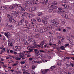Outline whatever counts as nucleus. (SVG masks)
<instances>
[{
  "label": "nucleus",
  "mask_w": 74,
  "mask_h": 74,
  "mask_svg": "<svg viewBox=\"0 0 74 74\" xmlns=\"http://www.w3.org/2000/svg\"><path fill=\"white\" fill-rule=\"evenodd\" d=\"M34 51L35 52V53L36 54H38V56L39 57H41L40 56H40H41V54H39L40 53V52H43V53H45V51L44 50H41L40 51H39L37 50V49H35L34 50Z\"/></svg>",
  "instance_id": "3"
},
{
  "label": "nucleus",
  "mask_w": 74,
  "mask_h": 74,
  "mask_svg": "<svg viewBox=\"0 0 74 74\" xmlns=\"http://www.w3.org/2000/svg\"><path fill=\"white\" fill-rule=\"evenodd\" d=\"M22 23L21 21H19L18 23V24L19 25H22Z\"/></svg>",
  "instance_id": "49"
},
{
  "label": "nucleus",
  "mask_w": 74,
  "mask_h": 74,
  "mask_svg": "<svg viewBox=\"0 0 74 74\" xmlns=\"http://www.w3.org/2000/svg\"><path fill=\"white\" fill-rule=\"evenodd\" d=\"M44 46V47L48 48V47H49V46H48V45H45Z\"/></svg>",
  "instance_id": "45"
},
{
  "label": "nucleus",
  "mask_w": 74,
  "mask_h": 74,
  "mask_svg": "<svg viewBox=\"0 0 74 74\" xmlns=\"http://www.w3.org/2000/svg\"><path fill=\"white\" fill-rule=\"evenodd\" d=\"M51 22L52 23H53L54 24H55L54 26H56L57 27V26H58V25L59 24V23L55 20H52L51 21Z\"/></svg>",
  "instance_id": "9"
},
{
  "label": "nucleus",
  "mask_w": 74,
  "mask_h": 74,
  "mask_svg": "<svg viewBox=\"0 0 74 74\" xmlns=\"http://www.w3.org/2000/svg\"><path fill=\"white\" fill-rule=\"evenodd\" d=\"M56 49L58 51H60V49L58 48V47H57Z\"/></svg>",
  "instance_id": "63"
},
{
  "label": "nucleus",
  "mask_w": 74,
  "mask_h": 74,
  "mask_svg": "<svg viewBox=\"0 0 74 74\" xmlns=\"http://www.w3.org/2000/svg\"><path fill=\"white\" fill-rule=\"evenodd\" d=\"M8 63H14V62L12 60H9L8 61Z\"/></svg>",
  "instance_id": "35"
},
{
  "label": "nucleus",
  "mask_w": 74,
  "mask_h": 74,
  "mask_svg": "<svg viewBox=\"0 0 74 74\" xmlns=\"http://www.w3.org/2000/svg\"><path fill=\"white\" fill-rule=\"evenodd\" d=\"M56 67L55 66H51V68L50 69H55V68Z\"/></svg>",
  "instance_id": "61"
},
{
  "label": "nucleus",
  "mask_w": 74,
  "mask_h": 74,
  "mask_svg": "<svg viewBox=\"0 0 74 74\" xmlns=\"http://www.w3.org/2000/svg\"><path fill=\"white\" fill-rule=\"evenodd\" d=\"M12 41L13 43V44H14V43H15V40L14 39H12Z\"/></svg>",
  "instance_id": "64"
},
{
  "label": "nucleus",
  "mask_w": 74,
  "mask_h": 74,
  "mask_svg": "<svg viewBox=\"0 0 74 74\" xmlns=\"http://www.w3.org/2000/svg\"><path fill=\"white\" fill-rule=\"evenodd\" d=\"M7 17L8 18H11V16H10L9 14H7Z\"/></svg>",
  "instance_id": "54"
},
{
  "label": "nucleus",
  "mask_w": 74,
  "mask_h": 74,
  "mask_svg": "<svg viewBox=\"0 0 74 74\" xmlns=\"http://www.w3.org/2000/svg\"><path fill=\"white\" fill-rule=\"evenodd\" d=\"M0 10H4V6H0Z\"/></svg>",
  "instance_id": "34"
},
{
  "label": "nucleus",
  "mask_w": 74,
  "mask_h": 74,
  "mask_svg": "<svg viewBox=\"0 0 74 74\" xmlns=\"http://www.w3.org/2000/svg\"><path fill=\"white\" fill-rule=\"evenodd\" d=\"M23 74H26V73H28L27 70H26L25 69H23Z\"/></svg>",
  "instance_id": "17"
},
{
  "label": "nucleus",
  "mask_w": 74,
  "mask_h": 74,
  "mask_svg": "<svg viewBox=\"0 0 74 74\" xmlns=\"http://www.w3.org/2000/svg\"><path fill=\"white\" fill-rule=\"evenodd\" d=\"M69 46H70L69 44H66L65 45V47H69Z\"/></svg>",
  "instance_id": "36"
},
{
  "label": "nucleus",
  "mask_w": 74,
  "mask_h": 74,
  "mask_svg": "<svg viewBox=\"0 0 74 74\" xmlns=\"http://www.w3.org/2000/svg\"><path fill=\"white\" fill-rule=\"evenodd\" d=\"M45 2H43V4L45 5H49V1L48 0H43Z\"/></svg>",
  "instance_id": "11"
},
{
  "label": "nucleus",
  "mask_w": 74,
  "mask_h": 74,
  "mask_svg": "<svg viewBox=\"0 0 74 74\" xmlns=\"http://www.w3.org/2000/svg\"><path fill=\"white\" fill-rule=\"evenodd\" d=\"M42 12H40L38 14V16H41V15H42Z\"/></svg>",
  "instance_id": "38"
},
{
  "label": "nucleus",
  "mask_w": 74,
  "mask_h": 74,
  "mask_svg": "<svg viewBox=\"0 0 74 74\" xmlns=\"http://www.w3.org/2000/svg\"><path fill=\"white\" fill-rule=\"evenodd\" d=\"M62 14H61V15L63 18H65V19H67L68 18V16L65 14L66 12L65 11H62Z\"/></svg>",
  "instance_id": "6"
},
{
  "label": "nucleus",
  "mask_w": 74,
  "mask_h": 74,
  "mask_svg": "<svg viewBox=\"0 0 74 74\" xmlns=\"http://www.w3.org/2000/svg\"><path fill=\"white\" fill-rule=\"evenodd\" d=\"M15 48H17V49H18L19 51L22 48V47L21 46H16L15 47Z\"/></svg>",
  "instance_id": "24"
},
{
  "label": "nucleus",
  "mask_w": 74,
  "mask_h": 74,
  "mask_svg": "<svg viewBox=\"0 0 74 74\" xmlns=\"http://www.w3.org/2000/svg\"><path fill=\"white\" fill-rule=\"evenodd\" d=\"M60 49H61V50H65V49L64 48V46H61L60 47Z\"/></svg>",
  "instance_id": "28"
},
{
  "label": "nucleus",
  "mask_w": 74,
  "mask_h": 74,
  "mask_svg": "<svg viewBox=\"0 0 74 74\" xmlns=\"http://www.w3.org/2000/svg\"><path fill=\"white\" fill-rule=\"evenodd\" d=\"M12 16H14V18H16L17 17L16 16L19 15V13L18 12H16V11H12L11 12Z\"/></svg>",
  "instance_id": "4"
},
{
  "label": "nucleus",
  "mask_w": 74,
  "mask_h": 74,
  "mask_svg": "<svg viewBox=\"0 0 74 74\" xmlns=\"http://www.w3.org/2000/svg\"><path fill=\"white\" fill-rule=\"evenodd\" d=\"M31 21L32 22H36V20L35 19H31Z\"/></svg>",
  "instance_id": "56"
},
{
  "label": "nucleus",
  "mask_w": 74,
  "mask_h": 74,
  "mask_svg": "<svg viewBox=\"0 0 74 74\" xmlns=\"http://www.w3.org/2000/svg\"><path fill=\"white\" fill-rule=\"evenodd\" d=\"M7 7L5 6H3V9H4V10H6V9H7Z\"/></svg>",
  "instance_id": "55"
},
{
  "label": "nucleus",
  "mask_w": 74,
  "mask_h": 74,
  "mask_svg": "<svg viewBox=\"0 0 74 74\" xmlns=\"http://www.w3.org/2000/svg\"><path fill=\"white\" fill-rule=\"evenodd\" d=\"M49 12L50 13V12H55V10H53L51 8V9H50L49 10Z\"/></svg>",
  "instance_id": "19"
},
{
  "label": "nucleus",
  "mask_w": 74,
  "mask_h": 74,
  "mask_svg": "<svg viewBox=\"0 0 74 74\" xmlns=\"http://www.w3.org/2000/svg\"><path fill=\"white\" fill-rule=\"evenodd\" d=\"M28 14L27 12L23 13V12H20V15L23 19H25V15H27Z\"/></svg>",
  "instance_id": "8"
},
{
  "label": "nucleus",
  "mask_w": 74,
  "mask_h": 74,
  "mask_svg": "<svg viewBox=\"0 0 74 74\" xmlns=\"http://www.w3.org/2000/svg\"><path fill=\"white\" fill-rule=\"evenodd\" d=\"M62 3H66V0H63L62 1Z\"/></svg>",
  "instance_id": "47"
},
{
  "label": "nucleus",
  "mask_w": 74,
  "mask_h": 74,
  "mask_svg": "<svg viewBox=\"0 0 74 74\" xmlns=\"http://www.w3.org/2000/svg\"><path fill=\"white\" fill-rule=\"evenodd\" d=\"M47 27L49 29H51L52 28V26L49 25H47Z\"/></svg>",
  "instance_id": "25"
},
{
  "label": "nucleus",
  "mask_w": 74,
  "mask_h": 74,
  "mask_svg": "<svg viewBox=\"0 0 74 74\" xmlns=\"http://www.w3.org/2000/svg\"><path fill=\"white\" fill-rule=\"evenodd\" d=\"M15 4H14L10 6L9 7L10 8H11L12 9H14L15 7Z\"/></svg>",
  "instance_id": "16"
},
{
  "label": "nucleus",
  "mask_w": 74,
  "mask_h": 74,
  "mask_svg": "<svg viewBox=\"0 0 74 74\" xmlns=\"http://www.w3.org/2000/svg\"><path fill=\"white\" fill-rule=\"evenodd\" d=\"M45 43V41L44 40L43 41H42L41 42V43L40 44V45H44Z\"/></svg>",
  "instance_id": "26"
},
{
  "label": "nucleus",
  "mask_w": 74,
  "mask_h": 74,
  "mask_svg": "<svg viewBox=\"0 0 74 74\" xmlns=\"http://www.w3.org/2000/svg\"><path fill=\"white\" fill-rule=\"evenodd\" d=\"M34 31L36 32H38L39 31V28L37 27L34 28Z\"/></svg>",
  "instance_id": "13"
},
{
  "label": "nucleus",
  "mask_w": 74,
  "mask_h": 74,
  "mask_svg": "<svg viewBox=\"0 0 74 74\" xmlns=\"http://www.w3.org/2000/svg\"><path fill=\"white\" fill-rule=\"evenodd\" d=\"M8 45L9 46H12V44L11 43H9Z\"/></svg>",
  "instance_id": "51"
},
{
  "label": "nucleus",
  "mask_w": 74,
  "mask_h": 74,
  "mask_svg": "<svg viewBox=\"0 0 74 74\" xmlns=\"http://www.w3.org/2000/svg\"><path fill=\"white\" fill-rule=\"evenodd\" d=\"M63 7L66 8H69V5H66V4H64L63 5Z\"/></svg>",
  "instance_id": "22"
},
{
  "label": "nucleus",
  "mask_w": 74,
  "mask_h": 74,
  "mask_svg": "<svg viewBox=\"0 0 74 74\" xmlns=\"http://www.w3.org/2000/svg\"><path fill=\"white\" fill-rule=\"evenodd\" d=\"M47 62V60H42V62L43 63H45V62Z\"/></svg>",
  "instance_id": "46"
},
{
  "label": "nucleus",
  "mask_w": 74,
  "mask_h": 74,
  "mask_svg": "<svg viewBox=\"0 0 74 74\" xmlns=\"http://www.w3.org/2000/svg\"><path fill=\"white\" fill-rule=\"evenodd\" d=\"M62 7H59L57 10L58 13V14H60V13H61L62 15V11H65V10H66V9H63L62 11Z\"/></svg>",
  "instance_id": "7"
},
{
  "label": "nucleus",
  "mask_w": 74,
  "mask_h": 74,
  "mask_svg": "<svg viewBox=\"0 0 74 74\" xmlns=\"http://www.w3.org/2000/svg\"><path fill=\"white\" fill-rule=\"evenodd\" d=\"M27 48L29 50L28 51H23L18 54V56L16 57V58H17L16 59V60H21V58H22L23 60L25 59L26 55H27V57H30L31 56V55H29V54H30L29 52H31L33 51V48L30 46H28Z\"/></svg>",
  "instance_id": "1"
},
{
  "label": "nucleus",
  "mask_w": 74,
  "mask_h": 74,
  "mask_svg": "<svg viewBox=\"0 0 74 74\" xmlns=\"http://www.w3.org/2000/svg\"><path fill=\"white\" fill-rule=\"evenodd\" d=\"M6 32L7 34V35H8V36H10V33L9 32Z\"/></svg>",
  "instance_id": "60"
},
{
  "label": "nucleus",
  "mask_w": 74,
  "mask_h": 74,
  "mask_svg": "<svg viewBox=\"0 0 74 74\" xmlns=\"http://www.w3.org/2000/svg\"><path fill=\"white\" fill-rule=\"evenodd\" d=\"M58 4V2L56 1H54L52 3V4L54 5H57Z\"/></svg>",
  "instance_id": "33"
},
{
  "label": "nucleus",
  "mask_w": 74,
  "mask_h": 74,
  "mask_svg": "<svg viewBox=\"0 0 74 74\" xmlns=\"http://www.w3.org/2000/svg\"><path fill=\"white\" fill-rule=\"evenodd\" d=\"M65 39V38H64V36L62 37L61 38V40H64Z\"/></svg>",
  "instance_id": "59"
},
{
  "label": "nucleus",
  "mask_w": 74,
  "mask_h": 74,
  "mask_svg": "<svg viewBox=\"0 0 74 74\" xmlns=\"http://www.w3.org/2000/svg\"><path fill=\"white\" fill-rule=\"evenodd\" d=\"M24 33H27V29H25V30H23Z\"/></svg>",
  "instance_id": "48"
},
{
  "label": "nucleus",
  "mask_w": 74,
  "mask_h": 74,
  "mask_svg": "<svg viewBox=\"0 0 74 74\" xmlns=\"http://www.w3.org/2000/svg\"><path fill=\"white\" fill-rule=\"evenodd\" d=\"M31 41H30V40H29L28 39V40H27L26 41V42L27 43V44H29L30 43V42Z\"/></svg>",
  "instance_id": "39"
},
{
  "label": "nucleus",
  "mask_w": 74,
  "mask_h": 74,
  "mask_svg": "<svg viewBox=\"0 0 74 74\" xmlns=\"http://www.w3.org/2000/svg\"><path fill=\"white\" fill-rule=\"evenodd\" d=\"M33 27V25H30L29 24H26L25 25H24L23 26V29H30L31 27Z\"/></svg>",
  "instance_id": "5"
},
{
  "label": "nucleus",
  "mask_w": 74,
  "mask_h": 74,
  "mask_svg": "<svg viewBox=\"0 0 74 74\" xmlns=\"http://www.w3.org/2000/svg\"><path fill=\"white\" fill-rule=\"evenodd\" d=\"M45 31V29H43L40 30L39 32L40 33H44V32Z\"/></svg>",
  "instance_id": "14"
},
{
  "label": "nucleus",
  "mask_w": 74,
  "mask_h": 74,
  "mask_svg": "<svg viewBox=\"0 0 74 74\" xmlns=\"http://www.w3.org/2000/svg\"><path fill=\"white\" fill-rule=\"evenodd\" d=\"M33 15L32 14H30L28 16H27V18H32V17H33Z\"/></svg>",
  "instance_id": "18"
},
{
  "label": "nucleus",
  "mask_w": 74,
  "mask_h": 74,
  "mask_svg": "<svg viewBox=\"0 0 74 74\" xmlns=\"http://www.w3.org/2000/svg\"><path fill=\"white\" fill-rule=\"evenodd\" d=\"M43 19L45 20H47L48 19V16H44L43 17Z\"/></svg>",
  "instance_id": "23"
},
{
  "label": "nucleus",
  "mask_w": 74,
  "mask_h": 74,
  "mask_svg": "<svg viewBox=\"0 0 74 74\" xmlns=\"http://www.w3.org/2000/svg\"><path fill=\"white\" fill-rule=\"evenodd\" d=\"M33 60V58H29V61H31Z\"/></svg>",
  "instance_id": "58"
},
{
  "label": "nucleus",
  "mask_w": 74,
  "mask_h": 74,
  "mask_svg": "<svg viewBox=\"0 0 74 74\" xmlns=\"http://www.w3.org/2000/svg\"><path fill=\"white\" fill-rule=\"evenodd\" d=\"M61 65V63H58L57 66H60Z\"/></svg>",
  "instance_id": "57"
},
{
  "label": "nucleus",
  "mask_w": 74,
  "mask_h": 74,
  "mask_svg": "<svg viewBox=\"0 0 74 74\" xmlns=\"http://www.w3.org/2000/svg\"><path fill=\"white\" fill-rule=\"evenodd\" d=\"M42 22L43 23L44 25H47V21H45V20H44L43 19H42Z\"/></svg>",
  "instance_id": "20"
},
{
  "label": "nucleus",
  "mask_w": 74,
  "mask_h": 74,
  "mask_svg": "<svg viewBox=\"0 0 74 74\" xmlns=\"http://www.w3.org/2000/svg\"><path fill=\"white\" fill-rule=\"evenodd\" d=\"M58 7L56 6H55V5H52L51 6V9L53 10H55Z\"/></svg>",
  "instance_id": "12"
},
{
  "label": "nucleus",
  "mask_w": 74,
  "mask_h": 74,
  "mask_svg": "<svg viewBox=\"0 0 74 74\" xmlns=\"http://www.w3.org/2000/svg\"><path fill=\"white\" fill-rule=\"evenodd\" d=\"M35 38H37L38 37H39V35L38 34H35Z\"/></svg>",
  "instance_id": "40"
},
{
  "label": "nucleus",
  "mask_w": 74,
  "mask_h": 74,
  "mask_svg": "<svg viewBox=\"0 0 74 74\" xmlns=\"http://www.w3.org/2000/svg\"><path fill=\"white\" fill-rule=\"evenodd\" d=\"M6 25L7 27H8V28H10V27H11V25H10L8 24H6Z\"/></svg>",
  "instance_id": "30"
},
{
  "label": "nucleus",
  "mask_w": 74,
  "mask_h": 74,
  "mask_svg": "<svg viewBox=\"0 0 74 74\" xmlns=\"http://www.w3.org/2000/svg\"><path fill=\"white\" fill-rule=\"evenodd\" d=\"M21 41H22L23 42H25V40L23 38H21Z\"/></svg>",
  "instance_id": "44"
},
{
  "label": "nucleus",
  "mask_w": 74,
  "mask_h": 74,
  "mask_svg": "<svg viewBox=\"0 0 74 74\" xmlns=\"http://www.w3.org/2000/svg\"><path fill=\"white\" fill-rule=\"evenodd\" d=\"M32 26H33L34 27H36L37 26V25H32Z\"/></svg>",
  "instance_id": "62"
},
{
  "label": "nucleus",
  "mask_w": 74,
  "mask_h": 74,
  "mask_svg": "<svg viewBox=\"0 0 74 74\" xmlns=\"http://www.w3.org/2000/svg\"><path fill=\"white\" fill-rule=\"evenodd\" d=\"M9 21L10 22H16V21L14 20L13 18H9Z\"/></svg>",
  "instance_id": "15"
},
{
  "label": "nucleus",
  "mask_w": 74,
  "mask_h": 74,
  "mask_svg": "<svg viewBox=\"0 0 74 74\" xmlns=\"http://www.w3.org/2000/svg\"><path fill=\"white\" fill-rule=\"evenodd\" d=\"M47 69H46L43 71L42 72V74H45L46 73H47Z\"/></svg>",
  "instance_id": "21"
},
{
  "label": "nucleus",
  "mask_w": 74,
  "mask_h": 74,
  "mask_svg": "<svg viewBox=\"0 0 74 74\" xmlns=\"http://www.w3.org/2000/svg\"><path fill=\"white\" fill-rule=\"evenodd\" d=\"M57 30H58V31H61L62 30V29L59 28H58V29H57Z\"/></svg>",
  "instance_id": "52"
},
{
  "label": "nucleus",
  "mask_w": 74,
  "mask_h": 74,
  "mask_svg": "<svg viewBox=\"0 0 74 74\" xmlns=\"http://www.w3.org/2000/svg\"><path fill=\"white\" fill-rule=\"evenodd\" d=\"M37 21H38L39 22H40L41 21V19L40 18H37Z\"/></svg>",
  "instance_id": "42"
},
{
  "label": "nucleus",
  "mask_w": 74,
  "mask_h": 74,
  "mask_svg": "<svg viewBox=\"0 0 74 74\" xmlns=\"http://www.w3.org/2000/svg\"><path fill=\"white\" fill-rule=\"evenodd\" d=\"M36 63H42V61H36Z\"/></svg>",
  "instance_id": "50"
},
{
  "label": "nucleus",
  "mask_w": 74,
  "mask_h": 74,
  "mask_svg": "<svg viewBox=\"0 0 74 74\" xmlns=\"http://www.w3.org/2000/svg\"><path fill=\"white\" fill-rule=\"evenodd\" d=\"M36 8H35V7H32L31 8V11L32 12V11H34L35 10Z\"/></svg>",
  "instance_id": "27"
},
{
  "label": "nucleus",
  "mask_w": 74,
  "mask_h": 74,
  "mask_svg": "<svg viewBox=\"0 0 74 74\" xmlns=\"http://www.w3.org/2000/svg\"><path fill=\"white\" fill-rule=\"evenodd\" d=\"M30 4H37V3L36 1H31L30 2L29 1L24 2L23 4L24 6L27 9V5H30Z\"/></svg>",
  "instance_id": "2"
},
{
  "label": "nucleus",
  "mask_w": 74,
  "mask_h": 74,
  "mask_svg": "<svg viewBox=\"0 0 74 74\" xmlns=\"http://www.w3.org/2000/svg\"><path fill=\"white\" fill-rule=\"evenodd\" d=\"M28 40H29L30 41H31L33 39V37L32 36H29L28 37Z\"/></svg>",
  "instance_id": "31"
},
{
  "label": "nucleus",
  "mask_w": 74,
  "mask_h": 74,
  "mask_svg": "<svg viewBox=\"0 0 74 74\" xmlns=\"http://www.w3.org/2000/svg\"><path fill=\"white\" fill-rule=\"evenodd\" d=\"M16 7H21V4H15Z\"/></svg>",
  "instance_id": "29"
},
{
  "label": "nucleus",
  "mask_w": 74,
  "mask_h": 74,
  "mask_svg": "<svg viewBox=\"0 0 74 74\" xmlns=\"http://www.w3.org/2000/svg\"><path fill=\"white\" fill-rule=\"evenodd\" d=\"M20 63L21 64H25V61H21Z\"/></svg>",
  "instance_id": "43"
},
{
  "label": "nucleus",
  "mask_w": 74,
  "mask_h": 74,
  "mask_svg": "<svg viewBox=\"0 0 74 74\" xmlns=\"http://www.w3.org/2000/svg\"><path fill=\"white\" fill-rule=\"evenodd\" d=\"M49 5H48V8H52V5H49Z\"/></svg>",
  "instance_id": "41"
},
{
  "label": "nucleus",
  "mask_w": 74,
  "mask_h": 74,
  "mask_svg": "<svg viewBox=\"0 0 74 74\" xmlns=\"http://www.w3.org/2000/svg\"><path fill=\"white\" fill-rule=\"evenodd\" d=\"M36 42H35L34 43L33 45V48H38L39 47H40V45H36Z\"/></svg>",
  "instance_id": "10"
},
{
  "label": "nucleus",
  "mask_w": 74,
  "mask_h": 74,
  "mask_svg": "<svg viewBox=\"0 0 74 74\" xmlns=\"http://www.w3.org/2000/svg\"><path fill=\"white\" fill-rule=\"evenodd\" d=\"M66 64L67 66H70L71 64V62L69 61L67 62Z\"/></svg>",
  "instance_id": "32"
},
{
  "label": "nucleus",
  "mask_w": 74,
  "mask_h": 74,
  "mask_svg": "<svg viewBox=\"0 0 74 74\" xmlns=\"http://www.w3.org/2000/svg\"><path fill=\"white\" fill-rule=\"evenodd\" d=\"M24 18H23L21 20V21H20V22H21L22 23H23L24 22Z\"/></svg>",
  "instance_id": "53"
},
{
  "label": "nucleus",
  "mask_w": 74,
  "mask_h": 74,
  "mask_svg": "<svg viewBox=\"0 0 74 74\" xmlns=\"http://www.w3.org/2000/svg\"><path fill=\"white\" fill-rule=\"evenodd\" d=\"M21 11H25V8L23 7H21Z\"/></svg>",
  "instance_id": "37"
}]
</instances>
